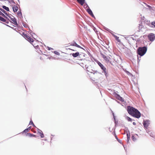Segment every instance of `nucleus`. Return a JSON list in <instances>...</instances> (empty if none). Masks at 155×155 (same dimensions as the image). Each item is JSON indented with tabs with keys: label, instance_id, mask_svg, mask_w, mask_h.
I'll return each instance as SVG.
<instances>
[{
	"label": "nucleus",
	"instance_id": "obj_24",
	"mask_svg": "<svg viewBox=\"0 0 155 155\" xmlns=\"http://www.w3.org/2000/svg\"><path fill=\"white\" fill-rule=\"evenodd\" d=\"M127 120L128 121H132V119L128 117H127Z\"/></svg>",
	"mask_w": 155,
	"mask_h": 155
},
{
	"label": "nucleus",
	"instance_id": "obj_26",
	"mask_svg": "<svg viewBox=\"0 0 155 155\" xmlns=\"http://www.w3.org/2000/svg\"><path fill=\"white\" fill-rule=\"evenodd\" d=\"M114 136H115V137L117 139V140L118 141V138L117 137V136L116 135V134H115V133H114Z\"/></svg>",
	"mask_w": 155,
	"mask_h": 155
},
{
	"label": "nucleus",
	"instance_id": "obj_23",
	"mask_svg": "<svg viewBox=\"0 0 155 155\" xmlns=\"http://www.w3.org/2000/svg\"><path fill=\"white\" fill-rule=\"evenodd\" d=\"M115 37L117 41H118L119 42L120 41V40L119 39V38L118 37H117V36H115Z\"/></svg>",
	"mask_w": 155,
	"mask_h": 155
},
{
	"label": "nucleus",
	"instance_id": "obj_18",
	"mask_svg": "<svg viewBox=\"0 0 155 155\" xmlns=\"http://www.w3.org/2000/svg\"><path fill=\"white\" fill-rule=\"evenodd\" d=\"M0 10L2 12L4 13L7 16H9L8 14L7 13H6L5 11L3 9L0 8Z\"/></svg>",
	"mask_w": 155,
	"mask_h": 155
},
{
	"label": "nucleus",
	"instance_id": "obj_17",
	"mask_svg": "<svg viewBox=\"0 0 155 155\" xmlns=\"http://www.w3.org/2000/svg\"><path fill=\"white\" fill-rule=\"evenodd\" d=\"M35 48L36 49L37 51H41V50L40 49V48L38 45H37V46H35Z\"/></svg>",
	"mask_w": 155,
	"mask_h": 155
},
{
	"label": "nucleus",
	"instance_id": "obj_22",
	"mask_svg": "<svg viewBox=\"0 0 155 155\" xmlns=\"http://www.w3.org/2000/svg\"><path fill=\"white\" fill-rule=\"evenodd\" d=\"M29 124L30 125L32 124L33 126L35 127V125L34 124V123L32 120H31L30 121V123H29Z\"/></svg>",
	"mask_w": 155,
	"mask_h": 155
},
{
	"label": "nucleus",
	"instance_id": "obj_8",
	"mask_svg": "<svg viewBox=\"0 0 155 155\" xmlns=\"http://www.w3.org/2000/svg\"><path fill=\"white\" fill-rule=\"evenodd\" d=\"M8 17L12 21V22L15 25H17L18 24L16 21V19L14 18H11L10 16H8Z\"/></svg>",
	"mask_w": 155,
	"mask_h": 155
},
{
	"label": "nucleus",
	"instance_id": "obj_4",
	"mask_svg": "<svg viewBox=\"0 0 155 155\" xmlns=\"http://www.w3.org/2000/svg\"><path fill=\"white\" fill-rule=\"evenodd\" d=\"M96 62L97 63L98 65L101 67V68L103 70L104 74L105 75H106L107 74V71L106 68L102 64L101 62L97 61H96Z\"/></svg>",
	"mask_w": 155,
	"mask_h": 155
},
{
	"label": "nucleus",
	"instance_id": "obj_36",
	"mask_svg": "<svg viewBox=\"0 0 155 155\" xmlns=\"http://www.w3.org/2000/svg\"><path fill=\"white\" fill-rule=\"evenodd\" d=\"M118 141L119 142H120V140H119V139H118Z\"/></svg>",
	"mask_w": 155,
	"mask_h": 155
},
{
	"label": "nucleus",
	"instance_id": "obj_33",
	"mask_svg": "<svg viewBox=\"0 0 155 155\" xmlns=\"http://www.w3.org/2000/svg\"><path fill=\"white\" fill-rule=\"evenodd\" d=\"M69 49H70V50H72V51H76V50H74V49H71L69 48Z\"/></svg>",
	"mask_w": 155,
	"mask_h": 155
},
{
	"label": "nucleus",
	"instance_id": "obj_34",
	"mask_svg": "<svg viewBox=\"0 0 155 155\" xmlns=\"http://www.w3.org/2000/svg\"><path fill=\"white\" fill-rule=\"evenodd\" d=\"M126 72H127V74H128L129 73V72L127 71H126Z\"/></svg>",
	"mask_w": 155,
	"mask_h": 155
},
{
	"label": "nucleus",
	"instance_id": "obj_12",
	"mask_svg": "<svg viewBox=\"0 0 155 155\" xmlns=\"http://www.w3.org/2000/svg\"><path fill=\"white\" fill-rule=\"evenodd\" d=\"M115 96L116 97V98L118 100H120V101H122L123 99L122 98L120 97L119 95L118 94H115Z\"/></svg>",
	"mask_w": 155,
	"mask_h": 155
},
{
	"label": "nucleus",
	"instance_id": "obj_30",
	"mask_svg": "<svg viewBox=\"0 0 155 155\" xmlns=\"http://www.w3.org/2000/svg\"><path fill=\"white\" fill-rule=\"evenodd\" d=\"M48 50H50L51 49H52V48H50V47H48Z\"/></svg>",
	"mask_w": 155,
	"mask_h": 155
},
{
	"label": "nucleus",
	"instance_id": "obj_29",
	"mask_svg": "<svg viewBox=\"0 0 155 155\" xmlns=\"http://www.w3.org/2000/svg\"><path fill=\"white\" fill-rule=\"evenodd\" d=\"M132 139L134 141H135V140H136L135 138L133 136H132Z\"/></svg>",
	"mask_w": 155,
	"mask_h": 155
},
{
	"label": "nucleus",
	"instance_id": "obj_32",
	"mask_svg": "<svg viewBox=\"0 0 155 155\" xmlns=\"http://www.w3.org/2000/svg\"><path fill=\"white\" fill-rule=\"evenodd\" d=\"M65 59H66L67 60H70V59L69 58H68V57H67V58H65Z\"/></svg>",
	"mask_w": 155,
	"mask_h": 155
},
{
	"label": "nucleus",
	"instance_id": "obj_5",
	"mask_svg": "<svg viewBox=\"0 0 155 155\" xmlns=\"http://www.w3.org/2000/svg\"><path fill=\"white\" fill-rule=\"evenodd\" d=\"M148 38L150 41H152L155 39V35L153 33H150L148 35Z\"/></svg>",
	"mask_w": 155,
	"mask_h": 155
},
{
	"label": "nucleus",
	"instance_id": "obj_15",
	"mask_svg": "<svg viewBox=\"0 0 155 155\" xmlns=\"http://www.w3.org/2000/svg\"><path fill=\"white\" fill-rule=\"evenodd\" d=\"M143 125L145 127L147 128L148 126V122L144 121L143 122Z\"/></svg>",
	"mask_w": 155,
	"mask_h": 155
},
{
	"label": "nucleus",
	"instance_id": "obj_6",
	"mask_svg": "<svg viewBox=\"0 0 155 155\" xmlns=\"http://www.w3.org/2000/svg\"><path fill=\"white\" fill-rule=\"evenodd\" d=\"M71 54L74 57H76L78 56H79L80 57H81V56H82V55H83L84 56V54H80L78 52H77Z\"/></svg>",
	"mask_w": 155,
	"mask_h": 155
},
{
	"label": "nucleus",
	"instance_id": "obj_28",
	"mask_svg": "<svg viewBox=\"0 0 155 155\" xmlns=\"http://www.w3.org/2000/svg\"><path fill=\"white\" fill-rule=\"evenodd\" d=\"M54 53L55 54H56L57 55H59V53L58 52H57L56 51H55L54 52Z\"/></svg>",
	"mask_w": 155,
	"mask_h": 155
},
{
	"label": "nucleus",
	"instance_id": "obj_3",
	"mask_svg": "<svg viewBox=\"0 0 155 155\" xmlns=\"http://www.w3.org/2000/svg\"><path fill=\"white\" fill-rule=\"evenodd\" d=\"M147 49V48L146 47H139L137 49V53L140 55L142 56L146 53Z\"/></svg>",
	"mask_w": 155,
	"mask_h": 155
},
{
	"label": "nucleus",
	"instance_id": "obj_27",
	"mask_svg": "<svg viewBox=\"0 0 155 155\" xmlns=\"http://www.w3.org/2000/svg\"><path fill=\"white\" fill-rule=\"evenodd\" d=\"M127 140H129L130 139V136L128 135L127 134Z\"/></svg>",
	"mask_w": 155,
	"mask_h": 155
},
{
	"label": "nucleus",
	"instance_id": "obj_35",
	"mask_svg": "<svg viewBox=\"0 0 155 155\" xmlns=\"http://www.w3.org/2000/svg\"><path fill=\"white\" fill-rule=\"evenodd\" d=\"M24 27H27L25 25H24Z\"/></svg>",
	"mask_w": 155,
	"mask_h": 155
},
{
	"label": "nucleus",
	"instance_id": "obj_31",
	"mask_svg": "<svg viewBox=\"0 0 155 155\" xmlns=\"http://www.w3.org/2000/svg\"><path fill=\"white\" fill-rule=\"evenodd\" d=\"M133 124L134 125H136V124L135 122H133Z\"/></svg>",
	"mask_w": 155,
	"mask_h": 155
},
{
	"label": "nucleus",
	"instance_id": "obj_2",
	"mask_svg": "<svg viewBox=\"0 0 155 155\" xmlns=\"http://www.w3.org/2000/svg\"><path fill=\"white\" fill-rule=\"evenodd\" d=\"M22 35L26 40L32 44L35 48V46H37V45L35 43L34 44L32 43L34 42L33 39L28 36L27 34L23 32L22 33Z\"/></svg>",
	"mask_w": 155,
	"mask_h": 155
},
{
	"label": "nucleus",
	"instance_id": "obj_10",
	"mask_svg": "<svg viewBox=\"0 0 155 155\" xmlns=\"http://www.w3.org/2000/svg\"><path fill=\"white\" fill-rule=\"evenodd\" d=\"M13 10L14 12H16L18 10V7L16 5H14L12 7Z\"/></svg>",
	"mask_w": 155,
	"mask_h": 155
},
{
	"label": "nucleus",
	"instance_id": "obj_19",
	"mask_svg": "<svg viewBox=\"0 0 155 155\" xmlns=\"http://www.w3.org/2000/svg\"><path fill=\"white\" fill-rule=\"evenodd\" d=\"M31 127H29L27 129H25L23 131V132L26 133L28 132L29 130L31 129Z\"/></svg>",
	"mask_w": 155,
	"mask_h": 155
},
{
	"label": "nucleus",
	"instance_id": "obj_11",
	"mask_svg": "<svg viewBox=\"0 0 155 155\" xmlns=\"http://www.w3.org/2000/svg\"><path fill=\"white\" fill-rule=\"evenodd\" d=\"M87 11L88 13L92 16L93 17L94 16V15L91 10L90 9H87Z\"/></svg>",
	"mask_w": 155,
	"mask_h": 155
},
{
	"label": "nucleus",
	"instance_id": "obj_20",
	"mask_svg": "<svg viewBox=\"0 0 155 155\" xmlns=\"http://www.w3.org/2000/svg\"><path fill=\"white\" fill-rule=\"evenodd\" d=\"M2 8H3L5 9L7 11H9V8L8 7H6L5 6L3 5L2 6Z\"/></svg>",
	"mask_w": 155,
	"mask_h": 155
},
{
	"label": "nucleus",
	"instance_id": "obj_21",
	"mask_svg": "<svg viewBox=\"0 0 155 155\" xmlns=\"http://www.w3.org/2000/svg\"><path fill=\"white\" fill-rule=\"evenodd\" d=\"M0 21L3 22H5L6 21V20L2 17L0 16Z\"/></svg>",
	"mask_w": 155,
	"mask_h": 155
},
{
	"label": "nucleus",
	"instance_id": "obj_13",
	"mask_svg": "<svg viewBox=\"0 0 155 155\" xmlns=\"http://www.w3.org/2000/svg\"><path fill=\"white\" fill-rule=\"evenodd\" d=\"M78 2L81 5H83L84 2V0H77Z\"/></svg>",
	"mask_w": 155,
	"mask_h": 155
},
{
	"label": "nucleus",
	"instance_id": "obj_9",
	"mask_svg": "<svg viewBox=\"0 0 155 155\" xmlns=\"http://www.w3.org/2000/svg\"><path fill=\"white\" fill-rule=\"evenodd\" d=\"M38 133L40 135L41 138H43L44 137V134L41 130L38 129Z\"/></svg>",
	"mask_w": 155,
	"mask_h": 155
},
{
	"label": "nucleus",
	"instance_id": "obj_7",
	"mask_svg": "<svg viewBox=\"0 0 155 155\" xmlns=\"http://www.w3.org/2000/svg\"><path fill=\"white\" fill-rule=\"evenodd\" d=\"M101 56L106 61V62H108L110 61V57H108V56H106L103 54H101Z\"/></svg>",
	"mask_w": 155,
	"mask_h": 155
},
{
	"label": "nucleus",
	"instance_id": "obj_25",
	"mask_svg": "<svg viewBox=\"0 0 155 155\" xmlns=\"http://www.w3.org/2000/svg\"><path fill=\"white\" fill-rule=\"evenodd\" d=\"M151 24L155 27V21L152 22Z\"/></svg>",
	"mask_w": 155,
	"mask_h": 155
},
{
	"label": "nucleus",
	"instance_id": "obj_14",
	"mask_svg": "<svg viewBox=\"0 0 155 155\" xmlns=\"http://www.w3.org/2000/svg\"><path fill=\"white\" fill-rule=\"evenodd\" d=\"M26 136L29 137H36V135L32 134L30 133H27L26 134Z\"/></svg>",
	"mask_w": 155,
	"mask_h": 155
},
{
	"label": "nucleus",
	"instance_id": "obj_16",
	"mask_svg": "<svg viewBox=\"0 0 155 155\" xmlns=\"http://www.w3.org/2000/svg\"><path fill=\"white\" fill-rule=\"evenodd\" d=\"M71 45L75 46L77 47H78L79 48H82L80 46L78 45L76 43L74 42L73 44Z\"/></svg>",
	"mask_w": 155,
	"mask_h": 155
},
{
	"label": "nucleus",
	"instance_id": "obj_1",
	"mask_svg": "<svg viewBox=\"0 0 155 155\" xmlns=\"http://www.w3.org/2000/svg\"><path fill=\"white\" fill-rule=\"evenodd\" d=\"M127 111L128 113L133 117L137 118H139L141 116V114L137 109L128 106L127 107Z\"/></svg>",
	"mask_w": 155,
	"mask_h": 155
}]
</instances>
